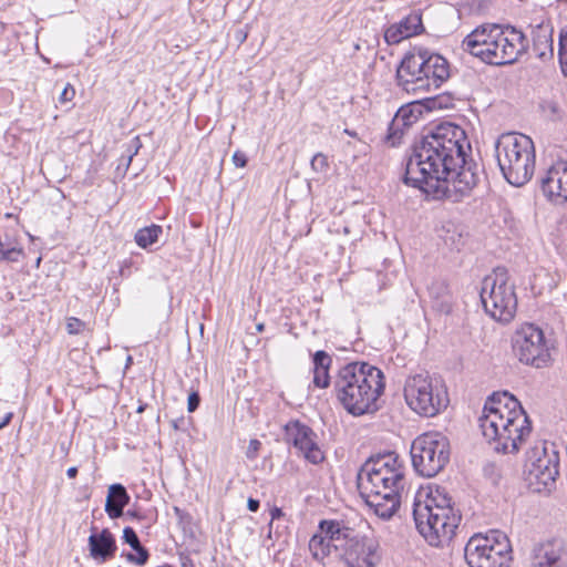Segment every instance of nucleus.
I'll use <instances>...</instances> for the list:
<instances>
[{
	"mask_svg": "<svg viewBox=\"0 0 567 567\" xmlns=\"http://www.w3.org/2000/svg\"><path fill=\"white\" fill-rule=\"evenodd\" d=\"M465 131L451 122L430 128L415 141L406 158L403 183L436 199L462 200L477 185V164L467 161Z\"/></svg>",
	"mask_w": 567,
	"mask_h": 567,
	"instance_id": "1",
	"label": "nucleus"
},
{
	"mask_svg": "<svg viewBox=\"0 0 567 567\" xmlns=\"http://www.w3.org/2000/svg\"><path fill=\"white\" fill-rule=\"evenodd\" d=\"M312 557L322 561L332 551L347 567H377L382 553L379 540L357 532L344 520L322 519L309 540Z\"/></svg>",
	"mask_w": 567,
	"mask_h": 567,
	"instance_id": "2",
	"label": "nucleus"
},
{
	"mask_svg": "<svg viewBox=\"0 0 567 567\" xmlns=\"http://www.w3.org/2000/svg\"><path fill=\"white\" fill-rule=\"evenodd\" d=\"M358 487L365 504L382 519H390L401 504L404 489V466L395 452L369 457L357 475Z\"/></svg>",
	"mask_w": 567,
	"mask_h": 567,
	"instance_id": "3",
	"label": "nucleus"
},
{
	"mask_svg": "<svg viewBox=\"0 0 567 567\" xmlns=\"http://www.w3.org/2000/svg\"><path fill=\"white\" fill-rule=\"evenodd\" d=\"M478 426L497 452L515 453L532 432L529 416L509 392H494L485 401Z\"/></svg>",
	"mask_w": 567,
	"mask_h": 567,
	"instance_id": "4",
	"label": "nucleus"
},
{
	"mask_svg": "<svg viewBox=\"0 0 567 567\" xmlns=\"http://www.w3.org/2000/svg\"><path fill=\"white\" fill-rule=\"evenodd\" d=\"M385 389L383 372L368 362L354 361L341 367L333 380V391L343 409L353 416L373 413Z\"/></svg>",
	"mask_w": 567,
	"mask_h": 567,
	"instance_id": "5",
	"label": "nucleus"
},
{
	"mask_svg": "<svg viewBox=\"0 0 567 567\" xmlns=\"http://www.w3.org/2000/svg\"><path fill=\"white\" fill-rule=\"evenodd\" d=\"M413 518L417 532L429 545L443 547L455 536L462 516L453 507L451 497L436 488L424 502L415 498Z\"/></svg>",
	"mask_w": 567,
	"mask_h": 567,
	"instance_id": "6",
	"label": "nucleus"
},
{
	"mask_svg": "<svg viewBox=\"0 0 567 567\" xmlns=\"http://www.w3.org/2000/svg\"><path fill=\"white\" fill-rule=\"evenodd\" d=\"M450 78L447 60L423 47L406 52L396 68L398 86L408 93L437 90Z\"/></svg>",
	"mask_w": 567,
	"mask_h": 567,
	"instance_id": "7",
	"label": "nucleus"
},
{
	"mask_svg": "<svg viewBox=\"0 0 567 567\" xmlns=\"http://www.w3.org/2000/svg\"><path fill=\"white\" fill-rule=\"evenodd\" d=\"M497 164L504 178L520 187L530 181L535 171L533 140L520 133L502 134L495 143Z\"/></svg>",
	"mask_w": 567,
	"mask_h": 567,
	"instance_id": "8",
	"label": "nucleus"
},
{
	"mask_svg": "<svg viewBox=\"0 0 567 567\" xmlns=\"http://www.w3.org/2000/svg\"><path fill=\"white\" fill-rule=\"evenodd\" d=\"M480 297L485 312L501 322H509L517 309L515 287L508 282L505 267H496L482 280Z\"/></svg>",
	"mask_w": 567,
	"mask_h": 567,
	"instance_id": "9",
	"label": "nucleus"
},
{
	"mask_svg": "<svg viewBox=\"0 0 567 567\" xmlns=\"http://www.w3.org/2000/svg\"><path fill=\"white\" fill-rule=\"evenodd\" d=\"M559 452L554 442H537L527 453L525 481L535 493H550L559 476Z\"/></svg>",
	"mask_w": 567,
	"mask_h": 567,
	"instance_id": "10",
	"label": "nucleus"
},
{
	"mask_svg": "<svg viewBox=\"0 0 567 567\" xmlns=\"http://www.w3.org/2000/svg\"><path fill=\"white\" fill-rule=\"evenodd\" d=\"M464 557L470 567H509L512 546L507 535L501 530L476 534L466 543Z\"/></svg>",
	"mask_w": 567,
	"mask_h": 567,
	"instance_id": "11",
	"label": "nucleus"
},
{
	"mask_svg": "<svg viewBox=\"0 0 567 567\" xmlns=\"http://www.w3.org/2000/svg\"><path fill=\"white\" fill-rule=\"evenodd\" d=\"M404 398L414 412L426 417L437 415L450 402L445 386L439 380L422 374L406 380Z\"/></svg>",
	"mask_w": 567,
	"mask_h": 567,
	"instance_id": "12",
	"label": "nucleus"
},
{
	"mask_svg": "<svg viewBox=\"0 0 567 567\" xmlns=\"http://www.w3.org/2000/svg\"><path fill=\"white\" fill-rule=\"evenodd\" d=\"M450 441L440 432H427L417 436L411 446L412 465L424 477H433L450 461Z\"/></svg>",
	"mask_w": 567,
	"mask_h": 567,
	"instance_id": "13",
	"label": "nucleus"
},
{
	"mask_svg": "<svg viewBox=\"0 0 567 567\" xmlns=\"http://www.w3.org/2000/svg\"><path fill=\"white\" fill-rule=\"evenodd\" d=\"M550 342L535 323L522 324L512 337V349L519 362L535 368L546 367L550 360Z\"/></svg>",
	"mask_w": 567,
	"mask_h": 567,
	"instance_id": "14",
	"label": "nucleus"
},
{
	"mask_svg": "<svg viewBox=\"0 0 567 567\" xmlns=\"http://www.w3.org/2000/svg\"><path fill=\"white\" fill-rule=\"evenodd\" d=\"M494 42L486 49L485 62L491 65H508L515 63L528 49L526 35L513 25H496Z\"/></svg>",
	"mask_w": 567,
	"mask_h": 567,
	"instance_id": "15",
	"label": "nucleus"
},
{
	"mask_svg": "<svg viewBox=\"0 0 567 567\" xmlns=\"http://www.w3.org/2000/svg\"><path fill=\"white\" fill-rule=\"evenodd\" d=\"M285 435L287 443L298 449L303 457L317 465L323 462L324 454L317 443V434L307 424L299 420H293L285 425Z\"/></svg>",
	"mask_w": 567,
	"mask_h": 567,
	"instance_id": "16",
	"label": "nucleus"
},
{
	"mask_svg": "<svg viewBox=\"0 0 567 567\" xmlns=\"http://www.w3.org/2000/svg\"><path fill=\"white\" fill-rule=\"evenodd\" d=\"M540 188L551 202H567V161L559 159L551 165L540 179Z\"/></svg>",
	"mask_w": 567,
	"mask_h": 567,
	"instance_id": "17",
	"label": "nucleus"
},
{
	"mask_svg": "<svg viewBox=\"0 0 567 567\" xmlns=\"http://www.w3.org/2000/svg\"><path fill=\"white\" fill-rule=\"evenodd\" d=\"M530 567H567V546L563 539H550L537 545Z\"/></svg>",
	"mask_w": 567,
	"mask_h": 567,
	"instance_id": "18",
	"label": "nucleus"
},
{
	"mask_svg": "<svg viewBox=\"0 0 567 567\" xmlns=\"http://www.w3.org/2000/svg\"><path fill=\"white\" fill-rule=\"evenodd\" d=\"M496 25L497 23L477 25L463 39L461 45L463 51L485 62L483 53L485 54L486 49L494 42V29H496Z\"/></svg>",
	"mask_w": 567,
	"mask_h": 567,
	"instance_id": "19",
	"label": "nucleus"
},
{
	"mask_svg": "<svg viewBox=\"0 0 567 567\" xmlns=\"http://www.w3.org/2000/svg\"><path fill=\"white\" fill-rule=\"evenodd\" d=\"M92 529L93 533L87 540L90 556L95 563L104 564L115 556L117 549L115 537L107 528L99 533L96 527Z\"/></svg>",
	"mask_w": 567,
	"mask_h": 567,
	"instance_id": "20",
	"label": "nucleus"
},
{
	"mask_svg": "<svg viewBox=\"0 0 567 567\" xmlns=\"http://www.w3.org/2000/svg\"><path fill=\"white\" fill-rule=\"evenodd\" d=\"M421 112L416 106L406 104L401 106L394 114L388 127L386 142L392 146L401 142L405 131L417 122Z\"/></svg>",
	"mask_w": 567,
	"mask_h": 567,
	"instance_id": "21",
	"label": "nucleus"
},
{
	"mask_svg": "<svg viewBox=\"0 0 567 567\" xmlns=\"http://www.w3.org/2000/svg\"><path fill=\"white\" fill-rule=\"evenodd\" d=\"M131 497L122 484H112L105 501V512L110 518L115 519L124 515V507L128 504Z\"/></svg>",
	"mask_w": 567,
	"mask_h": 567,
	"instance_id": "22",
	"label": "nucleus"
},
{
	"mask_svg": "<svg viewBox=\"0 0 567 567\" xmlns=\"http://www.w3.org/2000/svg\"><path fill=\"white\" fill-rule=\"evenodd\" d=\"M427 290L434 301V307L441 312L450 313L452 310V298L446 281L434 279L427 287Z\"/></svg>",
	"mask_w": 567,
	"mask_h": 567,
	"instance_id": "23",
	"label": "nucleus"
},
{
	"mask_svg": "<svg viewBox=\"0 0 567 567\" xmlns=\"http://www.w3.org/2000/svg\"><path fill=\"white\" fill-rule=\"evenodd\" d=\"M162 233V226L152 224L151 226L138 229L135 233L134 240L138 247L146 249L158 240Z\"/></svg>",
	"mask_w": 567,
	"mask_h": 567,
	"instance_id": "24",
	"label": "nucleus"
},
{
	"mask_svg": "<svg viewBox=\"0 0 567 567\" xmlns=\"http://www.w3.org/2000/svg\"><path fill=\"white\" fill-rule=\"evenodd\" d=\"M398 23L406 38L417 35L424 32L422 14L420 11H412Z\"/></svg>",
	"mask_w": 567,
	"mask_h": 567,
	"instance_id": "25",
	"label": "nucleus"
},
{
	"mask_svg": "<svg viewBox=\"0 0 567 567\" xmlns=\"http://www.w3.org/2000/svg\"><path fill=\"white\" fill-rule=\"evenodd\" d=\"M23 250L17 243L10 240L9 236H0V262H18Z\"/></svg>",
	"mask_w": 567,
	"mask_h": 567,
	"instance_id": "26",
	"label": "nucleus"
},
{
	"mask_svg": "<svg viewBox=\"0 0 567 567\" xmlns=\"http://www.w3.org/2000/svg\"><path fill=\"white\" fill-rule=\"evenodd\" d=\"M548 48V55L551 58L554 55L553 48V30L549 33H538L534 39V49L537 52L538 58L545 59L547 53L545 49Z\"/></svg>",
	"mask_w": 567,
	"mask_h": 567,
	"instance_id": "27",
	"label": "nucleus"
},
{
	"mask_svg": "<svg viewBox=\"0 0 567 567\" xmlns=\"http://www.w3.org/2000/svg\"><path fill=\"white\" fill-rule=\"evenodd\" d=\"M558 60L561 74L567 76V29H561L559 32Z\"/></svg>",
	"mask_w": 567,
	"mask_h": 567,
	"instance_id": "28",
	"label": "nucleus"
},
{
	"mask_svg": "<svg viewBox=\"0 0 567 567\" xmlns=\"http://www.w3.org/2000/svg\"><path fill=\"white\" fill-rule=\"evenodd\" d=\"M539 106L543 113L553 121L560 120L564 115L561 107L554 100H544Z\"/></svg>",
	"mask_w": 567,
	"mask_h": 567,
	"instance_id": "29",
	"label": "nucleus"
},
{
	"mask_svg": "<svg viewBox=\"0 0 567 567\" xmlns=\"http://www.w3.org/2000/svg\"><path fill=\"white\" fill-rule=\"evenodd\" d=\"M404 39L408 38L404 35L399 23L391 24L384 31V41L390 45L399 44Z\"/></svg>",
	"mask_w": 567,
	"mask_h": 567,
	"instance_id": "30",
	"label": "nucleus"
},
{
	"mask_svg": "<svg viewBox=\"0 0 567 567\" xmlns=\"http://www.w3.org/2000/svg\"><path fill=\"white\" fill-rule=\"evenodd\" d=\"M133 550L135 551V554H126L127 561L136 564L138 566H144L150 559V551L147 550V548L141 545L140 547H136V549Z\"/></svg>",
	"mask_w": 567,
	"mask_h": 567,
	"instance_id": "31",
	"label": "nucleus"
},
{
	"mask_svg": "<svg viewBox=\"0 0 567 567\" xmlns=\"http://www.w3.org/2000/svg\"><path fill=\"white\" fill-rule=\"evenodd\" d=\"M313 370H329L332 363L331 357L323 350H319L312 355Z\"/></svg>",
	"mask_w": 567,
	"mask_h": 567,
	"instance_id": "32",
	"label": "nucleus"
},
{
	"mask_svg": "<svg viewBox=\"0 0 567 567\" xmlns=\"http://www.w3.org/2000/svg\"><path fill=\"white\" fill-rule=\"evenodd\" d=\"M313 384L320 389L328 388L330 384L329 370H313Z\"/></svg>",
	"mask_w": 567,
	"mask_h": 567,
	"instance_id": "33",
	"label": "nucleus"
},
{
	"mask_svg": "<svg viewBox=\"0 0 567 567\" xmlns=\"http://www.w3.org/2000/svg\"><path fill=\"white\" fill-rule=\"evenodd\" d=\"M123 540L128 544L132 549H136V547L142 545L136 532L130 526L123 529Z\"/></svg>",
	"mask_w": 567,
	"mask_h": 567,
	"instance_id": "34",
	"label": "nucleus"
},
{
	"mask_svg": "<svg viewBox=\"0 0 567 567\" xmlns=\"http://www.w3.org/2000/svg\"><path fill=\"white\" fill-rule=\"evenodd\" d=\"M142 147L141 141L138 136H135L127 148V155L125 157V168L127 169L132 163L133 157L138 153Z\"/></svg>",
	"mask_w": 567,
	"mask_h": 567,
	"instance_id": "35",
	"label": "nucleus"
},
{
	"mask_svg": "<svg viewBox=\"0 0 567 567\" xmlns=\"http://www.w3.org/2000/svg\"><path fill=\"white\" fill-rule=\"evenodd\" d=\"M311 167L316 172H324L328 168V158L322 153H317L311 159Z\"/></svg>",
	"mask_w": 567,
	"mask_h": 567,
	"instance_id": "36",
	"label": "nucleus"
},
{
	"mask_svg": "<svg viewBox=\"0 0 567 567\" xmlns=\"http://www.w3.org/2000/svg\"><path fill=\"white\" fill-rule=\"evenodd\" d=\"M174 514L178 519V524L182 526L184 530L192 524V516L189 513L181 509L179 507H174Z\"/></svg>",
	"mask_w": 567,
	"mask_h": 567,
	"instance_id": "37",
	"label": "nucleus"
},
{
	"mask_svg": "<svg viewBox=\"0 0 567 567\" xmlns=\"http://www.w3.org/2000/svg\"><path fill=\"white\" fill-rule=\"evenodd\" d=\"M125 515H126V517L132 518V519L145 520L146 522V524H145L146 528L150 527L155 522V518H151L146 514H143L140 511H136V509H128L125 513Z\"/></svg>",
	"mask_w": 567,
	"mask_h": 567,
	"instance_id": "38",
	"label": "nucleus"
},
{
	"mask_svg": "<svg viewBox=\"0 0 567 567\" xmlns=\"http://www.w3.org/2000/svg\"><path fill=\"white\" fill-rule=\"evenodd\" d=\"M84 322L78 318L71 317L66 322V330L70 334H78L83 329Z\"/></svg>",
	"mask_w": 567,
	"mask_h": 567,
	"instance_id": "39",
	"label": "nucleus"
},
{
	"mask_svg": "<svg viewBox=\"0 0 567 567\" xmlns=\"http://www.w3.org/2000/svg\"><path fill=\"white\" fill-rule=\"evenodd\" d=\"M260 447H261V442L259 440H257V439L250 440L247 451H246L247 458L255 460L258 456Z\"/></svg>",
	"mask_w": 567,
	"mask_h": 567,
	"instance_id": "40",
	"label": "nucleus"
},
{
	"mask_svg": "<svg viewBox=\"0 0 567 567\" xmlns=\"http://www.w3.org/2000/svg\"><path fill=\"white\" fill-rule=\"evenodd\" d=\"M75 95V90L74 87L68 83L64 89L62 90L61 94H60V102L61 103H65V102H69L71 101Z\"/></svg>",
	"mask_w": 567,
	"mask_h": 567,
	"instance_id": "41",
	"label": "nucleus"
},
{
	"mask_svg": "<svg viewBox=\"0 0 567 567\" xmlns=\"http://www.w3.org/2000/svg\"><path fill=\"white\" fill-rule=\"evenodd\" d=\"M199 403H200V396H199L198 392H192L188 395V400H187V410H188V412L196 411L198 409V406H199Z\"/></svg>",
	"mask_w": 567,
	"mask_h": 567,
	"instance_id": "42",
	"label": "nucleus"
},
{
	"mask_svg": "<svg viewBox=\"0 0 567 567\" xmlns=\"http://www.w3.org/2000/svg\"><path fill=\"white\" fill-rule=\"evenodd\" d=\"M233 163L236 167H245L248 163L246 154L241 151H236L233 155Z\"/></svg>",
	"mask_w": 567,
	"mask_h": 567,
	"instance_id": "43",
	"label": "nucleus"
},
{
	"mask_svg": "<svg viewBox=\"0 0 567 567\" xmlns=\"http://www.w3.org/2000/svg\"><path fill=\"white\" fill-rule=\"evenodd\" d=\"M425 106L430 111L437 110V109H443V104H442V101H441L440 97L427 99Z\"/></svg>",
	"mask_w": 567,
	"mask_h": 567,
	"instance_id": "44",
	"label": "nucleus"
},
{
	"mask_svg": "<svg viewBox=\"0 0 567 567\" xmlns=\"http://www.w3.org/2000/svg\"><path fill=\"white\" fill-rule=\"evenodd\" d=\"M285 516V513L282 512V509L280 507H277V506H274L271 509H270V523H269V527L271 528L272 527V522L276 520V519H279L281 517Z\"/></svg>",
	"mask_w": 567,
	"mask_h": 567,
	"instance_id": "45",
	"label": "nucleus"
},
{
	"mask_svg": "<svg viewBox=\"0 0 567 567\" xmlns=\"http://www.w3.org/2000/svg\"><path fill=\"white\" fill-rule=\"evenodd\" d=\"M259 507H260L259 499H256V498H252V497L248 498V501H247V508H248V511L256 513L259 509Z\"/></svg>",
	"mask_w": 567,
	"mask_h": 567,
	"instance_id": "46",
	"label": "nucleus"
},
{
	"mask_svg": "<svg viewBox=\"0 0 567 567\" xmlns=\"http://www.w3.org/2000/svg\"><path fill=\"white\" fill-rule=\"evenodd\" d=\"M181 567H195L192 558L187 555L181 556Z\"/></svg>",
	"mask_w": 567,
	"mask_h": 567,
	"instance_id": "47",
	"label": "nucleus"
},
{
	"mask_svg": "<svg viewBox=\"0 0 567 567\" xmlns=\"http://www.w3.org/2000/svg\"><path fill=\"white\" fill-rule=\"evenodd\" d=\"M13 417V413L12 412H8L4 417L2 419V421L0 422V430H2L3 427H6L12 420Z\"/></svg>",
	"mask_w": 567,
	"mask_h": 567,
	"instance_id": "48",
	"label": "nucleus"
},
{
	"mask_svg": "<svg viewBox=\"0 0 567 567\" xmlns=\"http://www.w3.org/2000/svg\"><path fill=\"white\" fill-rule=\"evenodd\" d=\"M78 467L76 466H72V467H69L68 471H66V475L69 478H74L76 477L78 475Z\"/></svg>",
	"mask_w": 567,
	"mask_h": 567,
	"instance_id": "49",
	"label": "nucleus"
},
{
	"mask_svg": "<svg viewBox=\"0 0 567 567\" xmlns=\"http://www.w3.org/2000/svg\"><path fill=\"white\" fill-rule=\"evenodd\" d=\"M184 423V417H179V419H176V420H173L172 421V426L175 429V430H181L182 429V424Z\"/></svg>",
	"mask_w": 567,
	"mask_h": 567,
	"instance_id": "50",
	"label": "nucleus"
},
{
	"mask_svg": "<svg viewBox=\"0 0 567 567\" xmlns=\"http://www.w3.org/2000/svg\"><path fill=\"white\" fill-rule=\"evenodd\" d=\"M247 38V34L246 33H243L241 31L240 32H237V39L240 41V43H243Z\"/></svg>",
	"mask_w": 567,
	"mask_h": 567,
	"instance_id": "51",
	"label": "nucleus"
},
{
	"mask_svg": "<svg viewBox=\"0 0 567 567\" xmlns=\"http://www.w3.org/2000/svg\"><path fill=\"white\" fill-rule=\"evenodd\" d=\"M146 406H147L146 404H140V405H138V408H137V410H136V412H137V413H142V412H144V410L146 409Z\"/></svg>",
	"mask_w": 567,
	"mask_h": 567,
	"instance_id": "52",
	"label": "nucleus"
},
{
	"mask_svg": "<svg viewBox=\"0 0 567 567\" xmlns=\"http://www.w3.org/2000/svg\"><path fill=\"white\" fill-rule=\"evenodd\" d=\"M257 330L259 332H261L264 330V324L262 323L257 324Z\"/></svg>",
	"mask_w": 567,
	"mask_h": 567,
	"instance_id": "53",
	"label": "nucleus"
},
{
	"mask_svg": "<svg viewBox=\"0 0 567 567\" xmlns=\"http://www.w3.org/2000/svg\"><path fill=\"white\" fill-rule=\"evenodd\" d=\"M346 133H347V134H349V135H351V136H354V135H355V133L350 132L349 130H346Z\"/></svg>",
	"mask_w": 567,
	"mask_h": 567,
	"instance_id": "54",
	"label": "nucleus"
},
{
	"mask_svg": "<svg viewBox=\"0 0 567 567\" xmlns=\"http://www.w3.org/2000/svg\"><path fill=\"white\" fill-rule=\"evenodd\" d=\"M157 567H173V566H172V565H169V564H164V565H162V566H157Z\"/></svg>",
	"mask_w": 567,
	"mask_h": 567,
	"instance_id": "55",
	"label": "nucleus"
},
{
	"mask_svg": "<svg viewBox=\"0 0 567 567\" xmlns=\"http://www.w3.org/2000/svg\"><path fill=\"white\" fill-rule=\"evenodd\" d=\"M343 231H344V234H348V233H349V228H348V227H344V228H343Z\"/></svg>",
	"mask_w": 567,
	"mask_h": 567,
	"instance_id": "56",
	"label": "nucleus"
},
{
	"mask_svg": "<svg viewBox=\"0 0 567 567\" xmlns=\"http://www.w3.org/2000/svg\"><path fill=\"white\" fill-rule=\"evenodd\" d=\"M132 362V357H127V363Z\"/></svg>",
	"mask_w": 567,
	"mask_h": 567,
	"instance_id": "57",
	"label": "nucleus"
}]
</instances>
